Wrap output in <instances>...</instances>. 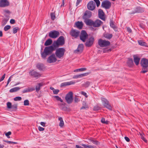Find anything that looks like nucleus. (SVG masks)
I'll list each match as a JSON object with an SVG mask.
<instances>
[{"label":"nucleus","mask_w":148,"mask_h":148,"mask_svg":"<svg viewBox=\"0 0 148 148\" xmlns=\"http://www.w3.org/2000/svg\"><path fill=\"white\" fill-rule=\"evenodd\" d=\"M65 44V39L63 36H60L56 40L54 41L53 44L48 47L45 48V51L47 52L51 53L55 50L56 48L59 46H62Z\"/></svg>","instance_id":"1"},{"label":"nucleus","mask_w":148,"mask_h":148,"mask_svg":"<svg viewBox=\"0 0 148 148\" xmlns=\"http://www.w3.org/2000/svg\"><path fill=\"white\" fill-rule=\"evenodd\" d=\"M140 63L141 66L142 67L140 73H144L147 72L148 71V60L143 58L140 61Z\"/></svg>","instance_id":"2"},{"label":"nucleus","mask_w":148,"mask_h":148,"mask_svg":"<svg viewBox=\"0 0 148 148\" xmlns=\"http://www.w3.org/2000/svg\"><path fill=\"white\" fill-rule=\"evenodd\" d=\"M55 55L58 58L62 59L63 58L65 52V49L64 48L61 47L56 49Z\"/></svg>","instance_id":"3"},{"label":"nucleus","mask_w":148,"mask_h":148,"mask_svg":"<svg viewBox=\"0 0 148 148\" xmlns=\"http://www.w3.org/2000/svg\"><path fill=\"white\" fill-rule=\"evenodd\" d=\"M98 44L100 47H104L109 46L110 42L108 41L100 39L98 40Z\"/></svg>","instance_id":"4"},{"label":"nucleus","mask_w":148,"mask_h":148,"mask_svg":"<svg viewBox=\"0 0 148 148\" xmlns=\"http://www.w3.org/2000/svg\"><path fill=\"white\" fill-rule=\"evenodd\" d=\"M73 93L72 92H69L67 94L65 97L66 101L68 104L72 103L73 100Z\"/></svg>","instance_id":"5"},{"label":"nucleus","mask_w":148,"mask_h":148,"mask_svg":"<svg viewBox=\"0 0 148 148\" xmlns=\"http://www.w3.org/2000/svg\"><path fill=\"white\" fill-rule=\"evenodd\" d=\"M101 99L104 106L110 110H112V107L110 105L108 101L106 98L102 97Z\"/></svg>","instance_id":"6"},{"label":"nucleus","mask_w":148,"mask_h":148,"mask_svg":"<svg viewBox=\"0 0 148 148\" xmlns=\"http://www.w3.org/2000/svg\"><path fill=\"white\" fill-rule=\"evenodd\" d=\"M101 99L104 106L110 110H112V107L110 105L108 101L106 98L102 97Z\"/></svg>","instance_id":"7"},{"label":"nucleus","mask_w":148,"mask_h":148,"mask_svg":"<svg viewBox=\"0 0 148 148\" xmlns=\"http://www.w3.org/2000/svg\"><path fill=\"white\" fill-rule=\"evenodd\" d=\"M50 55L47 60V62L49 63L55 62L57 60L56 56L53 53Z\"/></svg>","instance_id":"8"},{"label":"nucleus","mask_w":148,"mask_h":148,"mask_svg":"<svg viewBox=\"0 0 148 148\" xmlns=\"http://www.w3.org/2000/svg\"><path fill=\"white\" fill-rule=\"evenodd\" d=\"M88 35L85 30H82L79 36L80 39L83 42H85L86 40L88 38Z\"/></svg>","instance_id":"9"},{"label":"nucleus","mask_w":148,"mask_h":148,"mask_svg":"<svg viewBox=\"0 0 148 148\" xmlns=\"http://www.w3.org/2000/svg\"><path fill=\"white\" fill-rule=\"evenodd\" d=\"M60 35L59 32L57 31L53 30L50 31L49 34V36L53 38H56Z\"/></svg>","instance_id":"10"},{"label":"nucleus","mask_w":148,"mask_h":148,"mask_svg":"<svg viewBox=\"0 0 148 148\" xmlns=\"http://www.w3.org/2000/svg\"><path fill=\"white\" fill-rule=\"evenodd\" d=\"M45 47V49H44L43 51H42L43 49L42 47L41 48V49L40 51V54L41 55V57L42 58L45 59H46V57L47 56H49L52 53L53 51H52V52L51 53H49V52H47L45 51V48L46 47Z\"/></svg>","instance_id":"11"},{"label":"nucleus","mask_w":148,"mask_h":148,"mask_svg":"<svg viewBox=\"0 0 148 148\" xmlns=\"http://www.w3.org/2000/svg\"><path fill=\"white\" fill-rule=\"evenodd\" d=\"M111 2L108 0H106L103 1L102 3L101 6L106 9H109L111 7Z\"/></svg>","instance_id":"12"},{"label":"nucleus","mask_w":148,"mask_h":148,"mask_svg":"<svg viewBox=\"0 0 148 148\" xmlns=\"http://www.w3.org/2000/svg\"><path fill=\"white\" fill-rule=\"evenodd\" d=\"M94 41V37L92 36L87 39L85 43V46L87 47H91L93 44Z\"/></svg>","instance_id":"13"},{"label":"nucleus","mask_w":148,"mask_h":148,"mask_svg":"<svg viewBox=\"0 0 148 148\" xmlns=\"http://www.w3.org/2000/svg\"><path fill=\"white\" fill-rule=\"evenodd\" d=\"M80 32L75 29H72L70 32V35L74 38H77L79 35Z\"/></svg>","instance_id":"14"},{"label":"nucleus","mask_w":148,"mask_h":148,"mask_svg":"<svg viewBox=\"0 0 148 148\" xmlns=\"http://www.w3.org/2000/svg\"><path fill=\"white\" fill-rule=\"evenodd\" d=\"M95 7V3L93 1L89 2L87 5L88 9L90 10H93Z\"/></svg>","instance_id":"15"},{"label":"nucleus","mask_w":148,"mask_h":148,"mask_svg":"<svg viewBox=\"0 0 148 148\" xmlns=\"http://www.w3.org/2000/svg\"><path fill=\"white\" fill-rule=\"evenodd\" d=\"M92 16L91 12L88 10L86 11L82 16V18L84 20L89 19Z\"/></svg>","instance_id":"16"},{"label":"nucleus","mask_w":148,"mask_h":148,"mask_svg":"<svg viewBox=\"0 0 148 148\" xmlns=\"http://www.w3.org/2000/svg\"><path fill=\"white\" fill-rule=\"evenodd\" d=\"M9 5V3L7 0H1L0 1V7H5Z\"/></svg>","instance_id":"17"},{"label":"nucleus","mask_w":148,"mask_h":148,"mask_svg":"<svg viewBox=\"0 0 148 148\" xmlns=\"http://www.w3.org/2000/svg\"><path fill=\"white\" fill-rule=\"evenodd\" d=\"M98 16L99 18L101 20L103 21L105 20L104 12L103 10L101 9H99L98 10Z\"/></svg>","instance_id":"18"},{"label":"nucleus","mask_w":148,"mask_h":148,"mask_svg":"<svg viewBox=\"0 0 148 148\" xmlns=\"http://www.w3.org/2000/svg\"><path fill=\"white\" fill-rule=\"evenodd\" d=\"M102 23V22L100 20L97 19L95 21H93V26L95 27H99Z\"/></svg>","instance_id":"19"},{"label":"nucleus","mask_w":148,"mask_h":148,"mask_svg":"<svg viewBox=\"0 0 148 148\" xmlns=\"http://www.w3.org/2000/svg\"><path fill=\"white\" fill-rule=\"evenodd\" d=\"M83 48L84 45L83 44H80L78 45L77 49L74 51V52L75 53H81L83 51Z\"/></svg>","instance_id":"20"},{"label":"nucleus","mask_w":148,"mask_h":148,"mask_svg":"<svg viewBox=\"0 0 148 148\" xmlns=\"http://www.w3.org/2000/svg\"><path fill=\"white\" fill-rule=\"evenodd\" d=\"M29 74L32 77L35 78H38L41 76L40 74L34 71H30Z\"/></svg>","instance_id":"21"},{"label":"nucleus","mask_w":148,"mask_h":148,"mask_svg":"<svg viewBox=\"0 0 148 148\" xmlns=\"http://www.w3.org/2000/svg\"><path fill=\"white\" fill-rule=\"evenodd\" d=\"M144 9L141 7H136L135 10L132 12L133 14L135 13H142L144 11Z\"/></svg>","instance_id":"22"},{"label":"nucleus","mask_w":148,"mask_h":148,"mask_svg":"<svg viewBox=\"0 0 148 148\" xmlns=\"http://www.w3.org/2000/svg\"><path fill=\"white\" fill-rule=\"evenodd\" d=\"M84 23L88 26H93V21L90 19H88L84 21Z\"/></svg>","instance_id":"23"},{"label":"nucleus","mask_w":148,"mask_h":148,"mask_svg":"<svg viewBox=\"0 0 148 148\" xmlns=\"http://www.w3.org/2000/svg\"><path fill=\"white\" fill-rule=\"evenodd\" d=\"M75 82L73 81L65 82L62 83L61 84V87L65 86H67L70 85L71 84H74Z\"/></svg>","instance_id":"24"},{"label":"nucleus","mask_w":148,"mask_h":148,"mask_svg":"<svg viewBox=\"0 0 148 148\" xmlns=\"http://www.w3.org/2000/svg\"><path fill=\"white\" fill-rule=\"evenodd\" d=\"M75 25L78 28L81 29L83 26V23L82 21H78L75 23Z\"/></svg>","instance_id":"25"},{"label":"nucleus","mask_w":148,"mask_h":148,"mask_svg":"<svg viewBox=\"0 0 148 148\" xmlns=\"http://www.w3.org/2000/svg\"><path fill=\"white\" fill-rule=\"evenodd\" d=\"M134 62L136 65H138L139 63L140 58L136 55L133 56Z\"/></svg>","instance_id":"26"},{"label":"nucleus","mask_w":148,"mask_h":148,"mask_svg":"<svg viewBox=\"0 0 148 148\" xmlns=\"http://www.w3.org/2000/svg\"><path fill=\"white\" fill-rule=\"evenodd\" d=\"M127 63L128 66L130 67H132L134 65L133 60L132 58H129Z\"/></svg>","instance_id":"27"},{"label":"nucleus","mask_w":148,"mask_h":148,"mask_svg":"<svg viewBox=\"0 0 148 148\" xmlns=\"http://www.w3.org/2000/svg\"><path fill=\"white\" fill-rule=\"evenodd\" d=\"M52 43V40L51 39L49 38L47 39L45 42L44 44V45L45 46H48L51 45Z\"/></svg>","instance_id":"28"},{"label":"nucleus","mask_w":148,"mask_h":148,"mask_svg":"<svg viewBox=\"0 0 148 148\" xmlns=\"http://www.w3.org/2000/svg\"><path fill=\"white\" fill-rule=\"evenodd\" d=\"M43 84L40 83L37 84L36 87V89L37 92H38L40 89V87L43 86Z\"/></svg>","instance_id":"29"},{"label":"nucleus","mask_w":148,"mask_h":148,"mask_svg":"<svg viewBox=\"0 0 148 148\" xmlns=\"http://www.w3.org/2000/svg\"><path fill=\"white\" fill-rule=\"evenodd\" d=\"M110 26L115 31H117V29L114 23L112 21H110Z\"/></svg>","instance_id":"30"},{"label":"nucleus","mask_w":148,"mask_h":148,"mask_svg":"<svg viewBox=\"0 0 148 148\" xmlns=\"http://www.w3.org/2000/svg\"><path fill=\"white\" fill-rule=\"evenodd\" d=\"M138 42L139 44L141 46L146 47H147V44L145 42H143L141 40H138Z\"/></svg>","instance_id":"31"},{"label":"nucleus","mask_w":148,"mask_h":148,"mask_svg":"<svg viewBox=\"0 0 148 148\" xmlns=\"http://www.w3.org/2000/svg\"><path fill=\"white\" fill-rule=\"evenodd\" d=\"M35 90V88H28L27 89L24 90L23 91V93L32 91Z\"/></svg>","instance_id":"32"},{"label":"nucleus","mask_w":148,"mask_h":148,"mask_svg":"<svg viewBox=\"0 0 148 148\" xmlns=\"http://www.w3.org/2000/svg\"><path fill=\"white\" fill-rule=\"evenodd\" d=\"M20 88L19 87H15L12 88L10 90L9 92H15L18 90Z\"/></svg>","instance_id":"33"},{"label":"nucleus","mask_w":148,"mask_h":148,"mask_svg":"<svg viewBox=\"0 0 148 148\" xmlns=\"http://www.w3.org/2000/svg\"><path fill=\"white\" fill-rule=\"evenodd\" d=\"M58 120L60 121L59 125L60 127H62L64 125V121L62 117H60L58 118Z\"/></svg>","instance_id":"34"},{"label":"nucleus","mask_w":148,"mask_h":148,"mask_svg":"<svg viewBox=\"0 0 148 148\" xmlns=\"http://www.w3.org/2000/svg\"><path fill=\"white\" fill-rule=\"evenodd\" d=\"M90 140L92 142V143L97 145H99V143L97 140H95L92 138H91L90 139Z\"/></svg>","instance_id":"35"},{"label":"nucleus","mask_w":148,"mask_h":148,"mask_svg":"<svg viewBox=\"0 0 148 148\" xmlns=\"http://www.w3.org/2000/svg\"><path fill=\"white\" fill-rule=\"evenodd\" d=\"M104 37L108 39L111 38L112 37V34H106L104 35Z\"/></svg>","instance_id":"36"},{"label":"nucleus","mask_w":148,"mask_h":148,"mask_svg":"<svg viewBox=\"0 0 148 148\" xmlns=\"http://www.w3.org/2000/svg\"><path fill=\"white\" fill-rule=\"evenodd\" d=\"M43 64L38 63L37 64L36 67L39 70H42L43 69Z\"/></svg>","instance_id":"37"},{"label":"nucleus","mask_w":148,"mask_h":148,"mask_svg":"<svg viewBox=\"0 0 148 148\" xmlns=\"http://www.w3.org/2000/svg\"><path fill=\"white\" fill-rule=\"evenodd\" d=\"M86 70V68H81L80 69H76L74 71V72H78V71H82Z\"/></svg>","instance_id":"38"},{"label":"nucleus","mask_w":148,"mask_h":148,"mask_svg":"<svg viewBox=\"0 0 148 148\" xmlns=\"http://www.w3.org/2000/svg\"><path fill=\"white\" fill-rule=\"evenodd\" d=\"M80 101V99L78 98V96L75 95L74 97V101L75 103H78Z\"/></svg>","instance_id":"39"},{"label":"nucleus","mask_w":148,"mask_h":148,"mask_svg":"<svg viewBox=\"0 0 148 148\" xmlns=\"http://www.w3.org/2000/svg\"><path fill=\"white\" fill-rule=\"evenodd\" d=\"M59 105L60 106V108L62 110H65V108L64 107V104L63 103H60L59 104Z\"/></svg>","instance_id":"40"},{"label":"nucleus","mask_w":148,"mask_h":148,"mask_svg":"<svg viewBox=\"0 0 148 148\" xmlns=\"http://www.w3.org/2000/svg\"><path fill=\"white\" fill-rule=\"evenodd\" d=\"M54 97L58 101H60L62 102H63V100L58 96H54Z\"/></svg>","instance_id":"41"},{"label":"nucleus","mask_w":148,"mask_h":148,"mask_svg":"<svg viewBox=\"0 0 148 148\" xmlns=\"http://www.w3.org/2000/svg\"><path fill=\"white\" fill-rule=\"evenodd\" d=\"M19 28L18 27H14L13 29V33L14 34H16L17 32V30H18Z\"/></svg>","instance_id":"42"},{"label":"nucleus","mask_w":148,"mask_h":148,"mask_svg":"<svg viewBox=\"0 0 148 148\" xmlns=\"http://www.w3.org/2000/svg\"><path fill=\"white\" fill-rule=\"evenodd\" d=\"M50 15L51 19L53 20H54L56 18V16L54 13H51Z\"/></svg>","instance_id":"43"},{"label":"nucleus","mask_w":148,"mask_h":148,"mask_svg":"<svg viewBox=\"0 0 148 148\" xmlns=\"http://www.w3.org/2000/svg\"><path fill=\"white\" fill-rule=\"evenodd\" d=\"M22 99V98L20 97H16L14 98V101H21Z\"/></svg>","instance_id":"44"},{"label":"nucleus","mask_w":148,"mask_h":148,"mask_svg":"<svg viewBox=\"0 0 148 148\" xmlns=\"http://www.w3.org/2000/svg\"><path fill=\"white\" fill-rule=\"evenodd\" d=\"M11 27L9 25H7L5 26L4 28V31H8L9 29Z\"/></svg>","instance_id":"45"},{"label":"nucleus","mask_w":148,"mask_h":148,"mask_svg":"<svg viewBox=\"0 0 148 148\" xmlns=\"http://www.w3.org/2000/svg\"><path fill=\"white\" fill-rule=\"evenodd\" d=\"M9 20L8 18H4L2 23H3V25H5L7 23Z\"/></svg>","instance_id":"46"},{"label":"nucleus","mask_w":148,"mask_h":148,"mask_svg":"<svg viewBox=\"0 0 148 148\" xmlns=\"http://www.w3.org/2000/svg\"><path fill=\"white\" fill-rule=\"evenodd\" d=\"M140 135L141 138L142 139L144 142H147V140L143 136V135L142 134H140Z\"/></svg>","instance_id":"47"},{"label":"nucleus","mask_w":148,"mask_h":148,"mask_svg":"<svg viewBox=\"0 0 148 148\" xmlns=\"http://www.w3.org/2000/svg\"><path fill=\"white\" fill-rule=\"evenodd\" d=\"M24 106H28L29 105V101L28 100L26 99L24 101Z\"/></svg>","instance_id":"48"},{"label":"nucleus","mask_w":148,"mask_h":148,"mask_svg":"<svg viewBox=\"0 0 148 148\" xmlns=\"http://www.w3.org/2000/svg\"><path fill=\"white\" fill-rule=\"evenodd\" d=\"M100 109V108L99 106H96L94 107L93 110L95 111H97L99 110Z\"/></svg>","instance_id":"49"},{"label":"nucleus","mask_w":148,"mask_h":148,"mask_svg":"<svg viewBox=\"0 0 148 148\" xmlns=\"http://www.w3.org/2000/svg\"><path fill=\"white\" fill-rule=\"evenodd\" d=\"M7 107L8 108H11L12 107L11 103L10 102H8L7 103Z\"/></svg>","instance_id":"50"},{"label":"nucleus","mask_w":148,"mask_h":148,"mask_svg":"<svg viewBox=\"0 0 148 148\" xmlns=\"http://www.w3.org/2000/svg\"><path fill=\"white\" fill-rule=\"evenodd\" d=\"M101 123H103L108 124V121H105V119L104 118H103L101 119Z\"/></svg>","instance_id":"51"},{"label":"nucleus","mask_w":148,"mask_h":148,"mask_svg":"<svg viewBox=\"0 0 148 148\" xmlns=\"http://www.w3.org/2000/svg\"><path fill=\"white\" fill-rule=\"evenodd\" d=\"M96 3L97 6L98 7L100 5V2L99 0H93Z\"/></svg>","instance_id":"52"},{"label":"nucleus","mask_w":148,"mask_h":148,"mask_svg":"<svg viewBox=\"0 0 148 148\" xmlns=\"http://www.w3.org/2000/svg\"><path fill=\"white\" fill-rule=\"evenodd\" d=\"M59 92V90L58 89H54L53 90V93L54 94H57Z\"/></svg>","instance_id":"53"},{"label":"nucleus","mask_w":148,"mask_h":148,"mask_svg":"<svg viewBox=\"0 0 148 148\" xmlns=\"http://www.w3.org/2000/svg\"><path fill=\"white\" fill-rule=\"evenodd\" d=\"M90 83L89 82H86L84 84V86L85 87H88L90 85Z\"/></svg>","instance_id":"54"},{"label":"nucleus","mask_w":148,"mask_h":148,"mask_svg":"<svg viewBox=\"0 0 148 148\" xmlns=\"http://www.w3.org/2000/svg\"><path fill=\"white\" fill-rule=\"evenodd\" d=\"M17 108V105L16 104H15L12 105L11 108L14 110H16Z\"/></svg>","instance_id":"55"},{"label":"nucleus","mask_w":148,"mask_h":148,"mask_svg":"<svg viewBox=\"0 0 148 148\" xmlns=\"http://www.w3.org/2000/svg\"><path fill=\"white\" fill-rule=\"evenodd\" d=\"M81 93L83 95L85 96L86 98H87L88 97V96L87 95V94L86 92L84 91H82L81 92Z\"/></svg>","instance_id":"56"},{"label":"nucleus","mask_w":148,"mask_h":148,"mask_svg":"<svg viewBox=\"0 0 148 148\" xmlns=\"http://www.w3.org/2000/svg\"><path fill=\"white\" fill-rule=\"evenodd\" d=\"M88 73H86L81 74H80V77H82L84 76H86L88 75Z\"/></svg>","instance_id":"57"},{"label":"nucleus","mask_w":148,"mask_h":148,"mask_svg":"<svg viewBox=\"0 0 148 148\" xmlns=\"http://www.w3.org/2000/svg\"><path fill=\"white\" fill-rule=\"evenodd\" d=\"M80 77V75H75L73 77V79H76Z\"/></svg>","instance_id":"58"},{"label":"nucleus","mask_w":148,"mask_h":148,"mask_svg":"<svg viewBox=\"0 0 148 148\" xmlns=\"http://www.w3.org/2000/svg\"><path fill=\"white\" fill-rule=\"evenodd\" d=\"M12 76H11L8 79L7 81V84L5 86V87H6L8 86V85L9 84V82L11 81V79L10 78H11V77H12Z\"/></svg>","instance_id":"59"},{"label":"nucleus","mask_w":148,"mask_h":148,"mask_svg":"<svg viewBox=\"0 0 148 148\" xmlns=\"http://www.w3.org/2000/svg\"><path fill=\"white\" fill-rule=\"evenodd\" d=\"M5 74H4L2 77L0 79V82L4 80L5 77Z\"/></svg>","instance_id":"60"},{"label":"nucleus","mask_w":148,"mask_h":148,"mask_svg":"<svg viewBox=\"0 0 148 148\" xmlns=\"http://www.w3.org/2000/svg\"><path fill=\"white\" fill-rule=\"evenodd\" d=\"M38 129L40 131H43L44 130H45L44 128L40 126H39L38 127Z\"/></svg>","instance_id":"61"},{"label":"nucleus","mask_w":148,"mask_h":148,"mask_svg":"<svg viewBox=\"0 0 148 148\" xmlns=\"http://www.w3.org/2000/svg\"><path fill=\"white\" fill-rule=\"evenodd\" d=\"M88 148H97V147L95 146H92V145H89L88 146Z\"/></svg>","instance_id":"62"},{"label":"nucleus","mask_w":148,"mask_h":148,"mask_svg":"<svg viewBox=\"0 0 148 148\" xmlns=\"http://www.w3.org/2000/svg\"><path fill=\"white\" fill-rule=\"evenodd\" d=\"M11 134V132H8L6 133L5 134V136H8Z\"/></svg>","instance_id":"63"},{"label":"nucleus","mask_w":148,"mask_h":148,"mask_svg":"<svg viewBox=\"0 0 148 148\" xmlns=\"http://www.w3.org/2000/svg\"><path fill=\"white\" fill-rule=\"evenodd\" d=\"M10 22L11 24H13L15 23V21L13 19H11L10 20Z\"/></svg>","instance_id":"64"}]
</instances>
